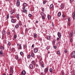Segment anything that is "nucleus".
Instances as JSON below:
<instances>
[{"label":"nucleus","instance_id":"24","mask_svg":"<svg viewBox=\"0 0 75 75\" xmlns=\"http://www.w3.org/2000/svg\"><path fill=\"white\" fill-rule=\"evenodd\" d=\"M34 38H37V34L34 33L33 35Z\"/></svg>","mask_w":75,"mask_h":75},{"label":"nucleus","instance_id":"60","mask_svg":"<svg viewBox=\"0 0 75 75\" xmlns=\"http://www.w3.org/2000/svg\"><path fill=\"white\" fill-rule=\"evenodd\" d=\"M41 74L42 75H44V72H41Z\"/></svg>","mask_w":75,"mask_h":75},{"label":"nucleus","instance_id":"10","mask_svg":"<svg viewBox=\"0 0 75 75\" xmlns=\"http://www.w3.org/2000/svg\"><path fill=\"white\" fill-rule=\"evenodd\" d=\"M75 12H74L72 14V17L73 18H74V17H75Z\"/></svg>","mask_w":75,"mask_h":75},{"label":"nucleus","instance_id":"16","mask_svg":"<svg viewBox=\"0 0 75 75\" xmlns=\"http://www.w3.org/2000/svg\"><path fill=\"white\" fill-rule=\"evenodd\" d=\"M14 13V10H11V15L13 14V13Z\"/></svg>","mask_w":75,"mask_h":75},{"label":"nucleus","instance_id":"37","mask_svg":"<svg viewBox=\"0 0 75 75\" xmlns=\"http://www.w3.org/2000/svg\"><path fill=\"white\" fill-rule=\"evenodd\" d=\"M57 54H58V55H59V54H60V52H59V51L58 50L57 51Z\"/></svg>","mask_w":75,"mask_h":75},{"label":"nucleus","instance_id":"39","mask_svg":"<svg viewBox=\"0 0 75 75\" xmlns=\"http://www.w3.org/2000/svg\"><path fill=\"white\" fill-rule=\"evenodd\" d=\"M8 18H9V14H8L6 17V18L7 19H8Z\"/></svg>","mask_w":75,"mask_h":75},{"label":"nucleus","instance_id":"53","mask_svg":"<svg viewBox=\"0 0 75 75\" xmlns=\"http://www.w3.org/2000/svg\"><path fill=\"white\" fill-rule=\"evenodd\" d=\"M34 47V44H33L32 46V48H33V47Z\"/></svg>","mask_w":75,"mask_h":75},{"label":"nucleus","instance_id":"14","mask_svg":"<svg viewBox=\"0 0 75 75\" xmlns=\"http://www.w3.org/2000/svg\"><path fill=\"white\" fill-rule=\"evenodd\" d=\"M54 8V5L52 4H51L50 5V8Z\"/></svg>","mask_w":75,"mask_h":75},{"label":"nucleus","instance_id":"50","mask_svg":"<svg viewBox=\"0 0 75 75\" xmlns=\"http://www.w3.org/2000/svg\"><path fill=\"white\" fill-rule=\"evenodd\" d=\"M70 42H72V38H71L70 40Z\"/></svg>","mask_w":75,"mask_h":75},{"label":"nucleus","instance_id":"51","mask_svg":"<svg viewBox=\"0 0 75 75\" xmlns=\"http://www.w3.org/2000/svg\"><path fill=\"white\" fill-rule=\"evenodd\" d=\"M25 7L24 6V7L23 8V10H25Z\"/></svg>","mask_w":75,"mask_h":75},{"label":"nucleus","instance_id":"9","mask_svg":"<svg viewBox=\"0 0 75 75\" xmlns=\"http://www.w3.org/2000/svg\"><path fill=\"white\" fill-rule=\"evenodd\" d=\"M29 67L30 68H31V69H33V68H34V66L33 65V64H30L29 65Z\"/></svg>","mask_w":75,"mask_h":75},{"label":"nucleus","instance_id":"20","mask_svg":"<svg viewBox=\"0 0 75 75\" xmlns=\"http://www.w3.org/2000/svg\"><path fill=\"white\" fill-rule=\"evenodd\" d=\"M61 8H62V9H63V8H64V5H63V4H61Z\"/></svg>","mask_w":75,"mask_h":75},{"label":"nucleus","instance_id":"12","mask_svg":"<svg viewBox=\"0 0 75 75\" xmlns=\"http://www.w3.org/2000/svg\"><path fill=\"white\" fill-rule=\"evenodd\" d=\"M40 14L42 16H45V14L44 13H43L42 12L40 13Z\"/></svg>","mask_w":75,"mask_h":75},{"label":"nucleus","instance_id":"44","mask_svg":"<svg viewBox=\"0 0 75 75\" xmlns=\"http://www.w3.org/2000/svg\"><path fill=\"white\" fill-rule=\"evenodd\" d=\"M41 67L42 68H44V64H42Z\"/></svg>","mask_w":75,"mask_h":75},{"label":"nucleus","instance_id":"42","mask_svg":"<svg viewBox=\"0 0 75 75\" xmlns=\"http://www.w3.org/2000/svg\"><path fill=\"white\" fill-rule=\"evenodd\" d=\"M52 45H54V40H53L52 42Z\"/></svg>","mask_w":75,"mask_h":75},{"label":"nucleus","instance_id":"40","mask_svg":"<svg viewBox=\"0 0 75 75\" xmlns=\"http://www.w3.org/2000/svg\"><path fill=\"white\" fill-rule=\"evenodd\" d=\"M31 16H32V15H31V14H29L28 16H29V17H31Z\"/></svg>","mask_w":75,"mask_h":75},{"label":"nucleus","instance_id":"61","mask_svg":"<svg viewBox=\"0 0 75 75\" xmlns=\"http://www.w3.org/2000/svg\"><path fill=\"white\" fill-rule=\"evenodd\" d=\"M71 2H73V1H74V0H70Z\"/></svg>","mask_w":75,"mask_h":75},{"label":"nucleus","instance_id":"32","mask_svg":"<svg viewBox=\"0 0 75 75\" xmlns=\"http://www.w3.org/2000/svg\"><path fill=\"white\" fill-rule=\"evenodd\" d=\"M21 22H18V24H17V25H21Z\"/></svg>","mask_w":75,"mask_h":75},{"label":"nucleus","instance_id":"15","mask_svg":"<svg viewBox=\"0 0 75 75\" xmlns=\"http://www.w3.org/2000/svg\"><path fill=\"white\" fill-rule=\"evenodd\" d=\"M35 56V54H34V53L33 52H32L31 53V56L32 57H34V56Z\"/></svg>","mask_w":75,"mask_h":75},{"label":"nucleus","instance_id":"29","mask_svg":"<svg viewBox=\"0 0 75 75\" xmlns=\"http://www.w3.org/2000/svg\"><path fill=\"white\" fill-rule=\"evenodd\" d=\"M71 22H68V24L69 26H71Z\"/></svg>","mask_w":75,"mask_h":75},{"label":"nucleus","instance_id":"43","mask_svg":"<svg viewBox=\"0 0 75 75\" xmlns=\"http://www.w3.org/2000/svg\"><path fill=\"white\" fill-rule=\"evenodd\" d=\"M13 72H14V71H10V72L11 74H13Z\"/></svg>","mask_w":75,"mask_h":75},{"label":"nucleus","instance_id":"2","mask_svg":"<svg viewBox=\"0 0 75 75\" xmlns=\"http://www.w3.org/2000/svg\"><path fill=\"white\" fill-rule=\"evenodd\" d=\"M73 36H74V32L73 31H71L69 34V37L71 38Z\"/></svg>","mask_w":75,"mask_h":75},{"label":"nucleus","instance_id":"59","mask_svg":"<svg viewBox=\"0 0 75 75\" xmlns=\"http://www.w3.org/2000/svg\"><path fill=\"white\" fill-rule=\"evenodd\" d=\"M24 47H25V48H26L27 47V45H24Z\"/></svg>","mask_w":75,"mask_h":75},{"label":"nucleus","instance_id":"52","mask_svg":"<svg viewBox=\"0 0 75 75\" xmlns=\"http://www.w3.org/2000/svg\"><path fill=\"white\" fill-rule=\"evenodd\" d=\"M62 16L63 17H65V15L64 14H63L62 15Z\"/></svg>","mask_w":75,"mask_h":75},{"label":"nucleus","instance_id":"28","mask_svg":"<svg viewBox=\"0 0 75 75\" xmlns=\"http://www.w3.org/2000/svg\"><path fill=\"white\" fill-rule=\"evenodd\" d=\"M15 58L16 59H18V55H17L16 56Z\"/></svg>","mask_w":75,"mask_h":75},{"label":"nucleus","instance_id":"18","mask_svg":"<svg viewBox=\"0 0 75 75\" xmlns=\"http://www.w3.org/2000/svg\"><path fill=\"white\" fill-rule=\"evenodd\" d=\"M1 33L3 35H4V34H6V32L4 30H2L1 32Z\"/></svg>","mask_w":75,"mask_h":75},{"label":"nucleus","instance_id":"57","mask_svg":"<svg viewBox=\"0 0 75 75\" xmlns=\"http://www.w3.org/2000/svg\"><path fill=\"white\" fill-rule=\"evenodd\" d=\"M6 1H7V0L8 1H11L12 0H5Z\"/></svg>","mask_w":75,"mask_h":75},{"label":"nucleus","instance_id":"8","mask_svg":"<svg viewBox=\"0 0 75 75\" xmlns=\"http://www.w3.org/2000/svg\"><path fill=\"white\" fill-rule=\"evenodd\" d=\"M31 63L33 65H34V66H35L36 64V62H35L34 60L32 61Z\"/></svg>","mask_w":75,"mask_h":75},{"label":"nucleus","instance_id":"22","mask_svg":"<svg viewBox=\"0 0 75 75\" xmlns=\"http://www.w3.org/2000/svg\"><path fill=\"white\" fill-rule=\"evenodd\" d=\"M58 15L59 17H60V16H61V12H59L58 13Z\"/></svg>","mask_w":75,"mask_h":75},{"label":"nucleus","instance_id":"30","mask_svg":"<svg viewBox=\"0 0 75 75\" xmlns=\"http://www.w3.org/2000/svg\"><path fill=\"white\" fill-rule=\"evenodd\" d=\"M45 16H42V18L43 20H45Z\"/></svg>","mask_w":75,"mask_h":75},{"label":"nucleus","instance_id":"25","mask_svg":"<svg viewBox=\"0 0 75 75\" xmlns=\"http://www.w3.org/2000/svg\"><path fill=\"white\" fill-rule=\"evenodd\" d=\"M23 7H26L27 6V4L26 3H24L23 4Z\"/></svg>","mask_w":75,"mask_h":75},{"label":"nucleus","instance_id":"3","mask_svg":"<svg viewBox=\"0 0 75 75\" xmlns=\"http://www.w3.org/2000/svg\"><path fill=\"white\" fill-rule=\"evenodd\" d=\"M34 52L35 53H36L38 52V49L37 47H35L34 49Z\"/></svg>","mask_w":75,"mask_h":75},{"label":"nucleus","instance_id":"1","mask_svg":"<svg viewBox=\"0 0 75 75\" xmlns=\"http://www.w3.org/2000/svg\"><path fill=\"white\" fill-rule=\"evenodd\" d=\"M71 58H75V51H73L71 52Z\"/></svg>","mask_w":75,"mask_h":75},{"label":"nucleus","instance_id":"13","mask_svg":"<svg viewBox=\"0 0 75 75\" xmlns=\"http://www.w3.org/2000/svg\"><path fill=\"white\" fill-rule=\"evenodd\" d=\"M11 21L12 23H16V21H15V20H14V19H11Z\"/></svg>","mask_w":75,"mask_h":75},{"label":"nucleus","instance_id":"4","mask_svg":"<svg viewBox=\"0 0 75 75\" xmlns=\"http://www.w3.org/2000/svg\"><path fill=\"white\" fill-rule=\"evenodd\" d=\"M44 71L45 73H47L48 71V68L46 67L44 69Z\"/></svg>","mask_w":75,"mask_h":75},{"label":"nucleus","instance_id":"35","mask_svg":"<svg viewBox=\"0 0 75 75\" xmlns=\"http://www.w3.org/2000/svg\"><path fill=\"white\" fill-rule=\"evenodd\" d=\"M7 35H10V32H7Z\"/></svg>","mask_w":75,"mask_h":75},{"label":"nucleus","instance_id":"33","mask_svg":"<svg viewBox=\"0 0 75 75\" xmlns=\"http://www.w3.org/2000/svg\"><path fill=\"white\" fill-rule=\"evenodd\" d=\"M23 13H26V12H27V10H23Z\"/></svg>","mask_w":75,"mask_h":75},{"label":"nucleus","instance_id":"34","mask_svg":"<svg viewBox=\"0 0 75 75\" xmlns=\"http://www.w3.org/2000/svg\"><path fill=\"white\" fill-rule=\"evenodd\" d=\"M19 16H20V15H19V14H17V16H16V18H19Z\"/></svg>","mask_w":75,"mask_h":75},{"label":"nucleus","instance_id":"41","mask_svg":"<svg viewBox=\"0 0 75 75\" xmlns=\"http://www.w3.org/2000/svg\"><path fill=\"white\" fill-rule=\"evenodd\" d=\"M19 49L20 50H21V45H20Z\"/></svg>","mask_w":75,"mask_h":75},{"label":"nucleus","instance_id":"11","mask_svg":"<svg viewBox=\"0 0 75 75\" xmlns=\"http://www.w3.org/2000/svg\"><path fill=\"white\" fill-rule=\"evenodd\" d=\"M47 17L48 20H51V16L49 15H47Z\"/></svg>","mask_w":75,"mask_h":75},{"label":"nucleus","instance_id":"27","mask_svg":"<svg viewBox=\"0 0 75 75\" xmlns=\"http://www.w3.org/2000/svg\"><path fill=\"white\" fill-rule=\"evenodd\" d=\"M47 37V39L48 40H50V38H51V36H48Z\"/></svg>","mask_w":75,"mask_h":75},{"label":"nucleus","instance_id":"21","mask_svg":"<svg viewBox=\"0 0 75 75\" xmlns=\"http://www.w3.org/2000/svg\"><path fill=\"white\" fill-rule=\"evenodd\" d=\"M0 49L2 50H4L5 49L3 46H1L0 47Z\"/></svg>","mask_w":75,"mask_h":75},{"label":"nucleus","instance_id":"5","mask_svg":"<svg viewBox=\"0 0 75 75\" xmlns=\"http://www.w3.org/2000/svg\"><path fill=\"white\" fill-rule=\"evenodd\" d=\"M26 74V72L25 70H23L21 72V75H25Z\"/></svg>","mask_w":75,"mask_h":75},{"label":"nucleus","instance_id":"48","mask_svg":"<svg viewBox=\"0 0 75 75\" xmlns=\"http://www.w3.org/2000/svg\"><path fill=\"white\" fill-rule=\"evenodd\" d=\"M8 45H10V46L11 45V43H10V42H8Z\"/></svg>","mask_w":75,"mask_h":75},{"label":"nucleus","instance_id":"19","mask_svg":"<svg viewBox=\"0 0 75 75\" xmlns=\"http://www.w3.org/2000/svg\"><path fill=\"white\" fill-rule=\"evenodd\" d=\"M28 59H30L31 58V55L30 54H28L27 56Z\"/></svg>","mask_w":75,"mask_h":75},{"label":"nucleus","instance_id":"38","mask_svg":"<svg viewBox=\"0 0 75 75\" xmlns=\"http://www.w3.org/2000/svg\"><path fill=\"white\" fill-rule=\"evenodd\" d=\"M17 38V35H14V38L16 39Z\"/></svg>","mask_w":75,"mask_h":75},{"label":"nucleus","instance_id":"7","mask_svg":"<svg viewBox=\"0 0 75 75\" xmlns=\"http://www.w3.org/2000/svg\"><path fill=\"white\" fill-rule=\"evenodd\" d=\"M16 6H20V1L19 0H17L16 2Z\"/></svg>","mask_w":75,"mask_h":75},{"label":"nucleus","instance_id":"46","mask_svg":"<svg viewBox=\"0 0 75 75\" xmlns=\"http://www.w3.org/2000/svg\"><path fill=\"white\" fill-rule=\"evenodd\" d=\"M44 10H45L44 8H43L42 9V11H43V12H44Z\"/></svg>","mask_w":75,"mask_h":75},{"label":"nucleus","instance_id":"56","mask_svg":"<svg viewBox=\"0 0 75 75\" xmlns=\"http://www.w3.org/2000/svg\"><path fill=\"white\" fill-rule=\"evenodd\" d=\"M12 32H13V33H15V30H12Z\"/></svg>","mask_w":75,"mask_h":75},{"label":"nucleus","instance_id":"17","mask_svg":"<svg viewBox=\"0 0 75 75\" xmlns=\"http://www.w3.org/2000/svg\"><path fill=\"white\" fill-rule=\"evenodd\" d=\"M0 54L1 55H3L2 56V57H4V54H3V51L2 50H1L0 51Z\"/></svg>","mask_w":75,"mask_h":75},{"label":"nucleus","instance_id":"63","mask_svg":"<svg viewBox=\"0 0 75 75\" xmlns=\"http://www.w3.org/2000/svg\"><path fill=\"white\" fill-rule=\"evenodd\" d=\"M13 16H10V18H13Z\"/></svg>","mask_w":75,"mask_h":75},{"label":"nucleus","instance_id":"26","mask_svg":"<svg viewBox=\"0 0 75 75\" xmlns=\"http://www.w3.org/2000/svg\"><path fill=\"white\" fill-rule=\"evenodd\" d=\"M49 71L50 73H52V69H50L49 70Z\"/></svg>","mask_w":75,"mask_h":75},{"label":"nucleus","instance_id":"31","mask_svg":"<svg viewBox=\"0 0 75 75\" xmlns=\"http://www.w3.org/2000/svg\"><path fill=\"white\" fill-rule=\"evenodd\" d=\"M67 20H68V22H71V18H68Z\"/></svg>","mask_w":75,"mask_h":75},{"label":"nucleus","instance_id":"62","mask_svg":"<svg viewBox=\"0 0 75 75\" xmlns=\"http://www.w3.org/2000/svg\"><path fill=\"white\" fill-rule=\"evenodd\" d=\"M52 26H54V23H52Z\"/></svg>","mask_w":75,"mask_h":75},{"label":"nucleus","instance_id":"6","mask_svg":"<svg viewBox=\"0 0 75 75\" xmlns=\"http://www.w3.org/2000/svg\"><path fill=\"white\" fill-rule=\"evenodd\" d=\"M57 35L58 37L60 38L61 37V33L58 32L57 33Z\"/></svg>","mask_w":75,"mask_h":75},{"label":"nucleus","instance_id":"36","mask_svg":"<svg viewBox=\"0 0 75 75\" xmlns=\"http://www.w3.org/2000/svg\"><path fill=\"white\" fill-rule=\"evenodd\" d=\"M20 54L22 56V55H23V52H20Z\"/></svg>","mask_w":75,"mask_h":75},{"label":"nucleus","instance_id":"23","mask_svg":"<svg viewBox=\"0 0 75 75\" xmlns=\"http://www.w3.org/2000/svg\"><path fill=\"white\" fill-rule=\"evenodd\" d=\"M18 27H19V25H16L15 26L16 28H18Z\"/></svg>","mask_w":75,"mask_h":75},{"label":"nucleus","instance_id":"58","mask_svg":"<svg viewBox=\"0 0 75 75\" xmlns=\"http://www.w3.org/2000/svg\"><path fill=\"white\" fill-rule=\"evenodd\" d=\"M4 38H3V35L2 36V40H3Z\"/></svg>","mask_w":75,"mask_h":75},{"label":"nucleus","instance_id":"54","mask_svg":"<svg viewBox=\"0 0 75 75\" xmlns=\"http://www.w3.org/2000/svg\"><path fill=\"white\" fill-rule=\"evenodd\" d=\"M53 47L54 49H56V46H54Z\"/></svg>","mask_w":75,"mask_h":75},{"label":"nucleus","instance_id":"49","mask_svg":"<svg viewBox=\"0 0 75 75\" xmlns=\"http://www.w3.org/2000/svg\"><path fill=\"white\" fill-rule=\"evenodd\" d=\"M64 52L65 53H67V49H66L65 50Z\"/></svg>","mask_w":75,"mask_h":75},{"label":"nucleus","instance_id":"55","mask_svg":"<svg viewBox=\"0 0 75 75\" xmlns=\"http://www.w3.org/2000/svg\"><path fill=\"white\" fill-rule=\"evenodd\" d=\"M13 50H14V48L13 47L11 48V50L12 51H13Z\"/></svg>","mask_w":75,"mask_h":75},{"label":"nucleus","instance_id":"47","mask_svg":"<svg viewBox=\"0 0 75 75\" xmlns=\"http://www.w3.org/2000/svg\"><path fill=\"white\" fill-rule=\"evenodd\" d=\"M49 48H50V47H49V46H47V47H46V49H47V50H49Z\"/></svg>","mask_w":75,"mask_h":75},{"label":"nucleus","instance_id":"45","mask_svg":"<svg viewBox=\"0 0 75 75\" xmlns=\"http://www.w3.org/2000/svg\"><path fill=\"white\" fill-rule=\"evenodd\" d=\"M43 4H45V3H46V1H43Z\"/></svg>","mask_w":75,"mask_h":75},{"label":"nucleus","instance_id":"64","mask_svg":"<svg viewBox=\"0 0 75 75\" xmlns=\"http://www.w3.org/2000/svg\"><path fill=\"white\" fill-rule=\"evenodd\" d=\"M38 65L37 64H36V67H38Z\"/></svg>","mask_w":75,"mask_h":75}]
</instances>
